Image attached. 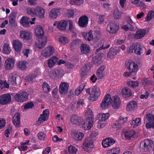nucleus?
<instances>
[{
    "label": "nucleus",
    "mask_w": 154,
    "mask_h": 154,
    "mask_svg": "<svg viewBox=\"0 0 154 154\" xmlns=\"http://www.w3.org/2000/svg\"><path fill=\"white\" fill-rule=\"evenodd\" d=\"M28 94L25 91L16 94L14 97L15 100L19 102L23 103L28 100Z\"/></svg>",
    "instance_id": "f257e3e1"
},
{
    "label": "nucleus",
    "mask_w": 154,
    "mask_h": 154,
    "mask_svg": "<svg viewBox=\"0 0 154 154\" xmlns=\"http://www.w3.org/2000/svg\"><path fill=\"white\" fill-rule=\"evenodd\" d=\"M21 82L20 77L17 74H12L10 75L8 77V82L10 85L16 86L17 84Z\"/></svg>",
    "instance_id": "f03ea898"
},
{
    "label": "nucleus",
    "mask_w": 154,
    "mask_h": 154,
    "mask_svg": "<svg viewBox=\"0 0 154 154\" xmlns=\"http://www.w3.org/2000/svg\"><path fill=\"white\" fill-rule=\"evenodd\" d=\"M90 94V100L92 101L97 100L100 95V90L96 86H94L91 89Z\"/></svg>",
    "instance_id": "7ed1b4c3"
},
{
    "label": "nucleus",
    "mask_w": 154,
    "mask_h": 154,
    "mask_svg": "<svg viewBox=\"0 0 154 154\" xmlns=\"http://www.w3.org/2000/svg\"><path fill=\"white\" fill-rule=\"evenodd\" d=\"M11 100V97L9 93L3 94L0 96V104L5 105L9 103Z\"/></svg>",
    "instance_id": "20e7f679"
},
{
    "label": "nucleus",
    "mask_w": 154,
    "mask_h": 154,
    "mask_svg": "<svg viewBox=\"0 0 154 154\" xmlns=\"http://www.w3.org/2000/svg\"><path fill=\"white\" fill-rule=\"evenodd\" d=\"M125 67L130 71V72L135 73L137 70V65L133 61H126L125 63Z\"/></svg>",
    "instance_id": "39448f33"
},
{
    "label": "nucleus",
    "mask_w": 154,
    "mask_h": 154,
    "mask_svg": "<svg viewBox=\"0 0 154 154\" xmlns=\"http://www.w3.org/2000/svg\"><path fill=\"white\" fill-rule=\"evenodd\" d=\"M119 29V25L115 21L110 22L107 26V29L110 33L112 34L116 33Z\"/></svg>",
    "instance_id": "423d86ee"
},
{
    "label": "nucleus",
    "mask_w": 154,
    "mask_h": 154,
    "mask_svg": "<svg viewBox=\"0 0 154 154\" xmlns=\"http://www.w3.org/2000/svg\"><path fill=\"white\" fill-rule=\"evenodd\" d=\"M54 51L55 50L53 46H48L42 51V54L43 57L48 58L53 54Z\"/></svg>",
    "instance_id": "0eeeda50"
},
{
    "label": "nucleus",
    "mask_w": 154,
    "mask_h": 154,
    "mask_svg": "<svg viewBox=\"0 0 154 154\" xmlns=\"http://www.w3.org/2000/svg\"><path fill=\"white\" fill-rule=\"evenodd\" d=\"M143 143V148L145 151H148L154 147V142L151 140H145Z\"/></svg>",
    "instance_id": "6e6552de"
},
{
    "label": "nucleus",
    "mask_w": 154,
    "mask_h": 154,
    "mask_svg": "<svg viewBox=\"0 0 154 154\" xmlns=\"http://www.w3.org/2000/svg\"><path fill=\"white\" fill-rule=\"evenodd\" d=\"M49 77L51 79H56L59 78L62 75V73L60 69H55L51 70L49 72Z\"/></svg>",
    "instance_id": "1a4fd4ad"
},
{
    "label": "nucleus",
    "mask_w": 154,
    "mask_h": 154,
    "mask_svg": "<svg viewBox=\"0 0 154 154\" xmlns=\"http://www.w3.org/2000/svg\"><path fill=\"white\" fill-rule=\"evenodd\" d=\"M146 118L149 121L146 125V128L148 129L151 127L154 128V115L151 113L146 114Z\"/></svg>",
    "instance_id": "9d476101"
},
{
    "label": "nucleus",
    "mask_w": 154,
    "mask_h": 154,
    "mask_svg": "<svg viewBox=\"0 0 154 154\" xmlns=\"http://www.w3.org/2000/svg\"><path fill=\"white\" fill-rule=\"evenodd\" d=\"M127 119V117L125 118L120 117L119 118L118 120H117L115 123L113 124L112 127L117 129L121 128L124 123L126 122Z\"/></svg>",
    "instance_id": "9b49d317"
},
{
    "label": "nucleus",
    "mask_w": 154,
    "mask_h": 154,
    "mask_svg": "<svg viewBox=\"0 0 154 154\" xmlns=\"http://www.w3.org/2000/svg\"><path fill=\"white\" fill-rule=\"evenodd\" d=\"M69 87L68 83L65 82H61L60 85L59 91L62 95H66L68 92Z\"/></svg>",
    "instance_id": "f8f14e48"
},
{
    "label": "nucleus",
    "mask_w": 154,
    "mask_h": 154,
    "mask_svg": "<svg viewBox=\"0 0 154 154\" xmlns=\"http://www.w3.org/2000/svg\"><path fill=\"white\" fill-rule=\"evenodd\" d=\"M93 122L94 119L91 118H87L82 125V127L85 130H89L92 126Z\"/></svg>",
    "instance_id": "ddd939ff"
},
{
    "label": "nucleus",
    "mask_w": 154,
    "mask_h": 154,
    "mask_svg": "<svg viewBox=\"0 0 154 154\" xmlns=\"http://www.w3.org/2000/svg\"><path fill=\"white\" fill-rule=\"evenodd\" d=\"M15 63V61L12 58H8L5 61V66L6 70L12 69Z\"/></svg>",
    "instance_id": "4468645a"
},
{
    "label": "nucleus",
    "mask_w": 154,
    "mask_h": 154,
    "mask_svg": "<svg viewBox=\"0 0 154 154\" xmlns=\"http://www.w3.org/2000/svg\"><path fill=\"white\" fill-rule=\"evenodd\" d=\"M31 35V33L27 30H23L20 32V37L24 40L28 41L30 39Z\"/></svg>",
    "instance_id": "2eb2a0df"
},
{
    "label": "nucleus",
    "mask_w": 154,
    "mask_h": 154,
    "mask_svg": "<svg viewBox=\"0 0 154 154\" xmlns=\"http://www.w3.org/2000/svg\"><path fill=\"white\" fill-rule=\"evenodd\" d=\"M13 46L15 51L17 52L20 51L22 48V43L18 39H15L13 41Z\"/></svg>",
    "instance_id": "dca6fc26"
},
{
    "label": "nucleus",
    "mask_w": 154,
    "mask_h": 154,
    "mask_svg": "<svg viewBox=\"0 0 154 154\" xmlns=\"http://www.w3.org/2000/svg\"><path fill=\"white\" fill-rule=\"evenodd\" d=\"M35 35L38 38H43L44 35V32L42 26L38 25L35 28Z\"/></svg>",
    "instance_id": "f3484780"
},
{
    "label": "nucleus",
    "mask_w": 154,
    "mask_h": 154,
    "mask_svg": "<svg viewBox=\"0 0 154 154\" xmlns=\"http://www.w3.org/2000/svg\"><path fill=\"white\" fill-rule=\"evenodd\" d=\"M114 140L111 138H107L104 140L102 142V145L104 148L108 147L115 143Z\"/></svg>",
    "instance_id": "a211bd4d"
},
{
    "label": "nucleus",
    "mask_w": 154,
    "mask_h": 154,
    "mask_svg": "<svg viewBox=\"0 0 154 154\" xmlns=\"http://www.w3.org/2000/svg\"><path fill=\"white\" fill-rule=\"evenodd\" d=\"M112 106L115 109L119 108L121 105V101L119 98L117 96L112 97Z\"/></svg>",
    "instance_id": "6ab92c4d"
},
{
    "label": "nucleus",
    "mask_w": 154,
    "mask_h": 154,
    "mask_svg": "<svg viewBox=\"0 0 154 154\" xmlns=\"http://www.w3.org/2000/svg\"><path fill=\"white\" fill-rule=\"evenodd\" d=\"M45 13V10L42 7H38L35 8V15L38 16L40 18L44 17Z\"/></svg>",
    "instance_id": "aec40b11"
},
{
    "label": "nucleus",
    "mask_w": 154,
    "mask_h": 154,
    "mask_svg": "<svg viewBox=\"0 0 154 154\" xmlns=\"http://www.w3.org/2000/svg\"><path fill=\"white\" fill-rule=\"evenodd\" d=\"M60 15V10L57 8L52 9L49 14L50 17L54 19H56Z\"/></svg>",
    "instance_id": "412c9836"
},
{
    "label": "nucleus",
    "mask_w": 154,
    "mask_h": 154,
    "mask_svg": "<svg viewBox=\"0 0 154 154\" xmlns=\"http://www.w3.org/2000/svg\"><path fill=\"white\" fill-rule=\"evenodd\" d=\"M20 114L19 113H17L14 115L13 118V123L14 125L16 127H19L20 122Z\"/></svg>",
    "instance_id": "4be33fe9"
},
{
    "label": "nucleus",
    "mask_w": 154,
    "mask_h": 154,
    "mask_svg": "<svg viewBox=\"0 0 154 154\" xmlns=\"http://www.w3.org/2000/svg\"><path fill=\"white\" fill-rule=\"evenodd\" d=\"M58 59L56 56H53L48 59V66L50 68H52L57 62Z\"/></svg>",
    "instance_id": "5701e85b"
},
{
    "label": "nucleus",
    "mask_w": 154,
    "mask_h": 154,
    "mask_svg": "<svg viewBox=\"0 0 154 154\" xmlns=\"http://www.w3.org/2000/svg\"><path fill=\"white\" fill-rule=\"evenodd\" d=\"M146 33V31L144 29H140L137 30L134 35V38L139 39L144 37Z\"/></svg>",
    "instance_id": "b1692460"
},
{
    "label": "nucleus",
    "mask_w": 154,
    "mask_h": 154,
    "mask_svg": "<svg viewBox=\"0 0 154 154\" xmlns=\"http://www.w3.org/2000/svg\"><path fill=\"white\" fill-rule=\"evenodd\" d=\"M81 51L82 54H86L90 51V48L87 44L82 43L80 46Z\"/></svg>",
    "instance_id": "393cba45"
},
{
    "label": "nucleus",
    "mask_w": 154,
    "mask_h": 154,
    "mask_svg": "<svg viewBox=\"0 0 154 154\" xmlns=\"http://www.w3.org/2000/svg\"><path fill=\"white\" fill-rule=\"evenodd\" d=\"M101 57L100 54H97L93 57V61L96 65L98 66L102 63Z\"/></svg>",
    "instance_id": "a878e982"
},
{
    "label": "nucleus",
    "mask_w": 154,
    "mask_h": 154,
    "mask_svg": "<svg viewBox=\"0 0 154 154\" xmlns=\"http://www.w3.org/2000/svg\"><path fill=\"white\" fill-rule=\"evenodd\" d=\"M142 46L138 43L134 44V53L140 55L142 53L141 51Z\"/></svg>",
    "instance_id": "bb28decb"
},
{
    "label": "nucleus",
    "mask_w": 154,
    "mask_h": 154,
    "mask_svg": "<svg viewBox=\"0 0 154 154\" xmlns=\"http://www.w3.org/2000/svg\"><path fill=\"white\" fill-rule=\"evenodd\" d=\"M83 144L87 148L91 149L93 147V140L91 138H88L85 139Z\"/></svg>",
    "instance_id": "cd10ccee"
},
{
    "label": "nucleus",
    "mask_w": 154,
    "mask_h": 154,
    "mask_svg": "<svg viewBox=\"0 0 154 154\" xmlns=\"http://www.w3.org/2000/svg\"><path fill=\"white\" fill-rule=\"evenodd\" d=\"M63 20L59 22L57 25L58 28L61 30H66L68 24V22L67 21L65 20Z\"/></svg>",
    "instance_id": "c85d7f7f"
},
{
    "label": "nucleus",
    "mask_w": 154,
    "mask_h": 154,
    "mask_svg": "<svg viewBox=\"0 0 154 154\" xmlns=\"http://www.w3.org/2000/svg\"><path fill=\"white\" fill-rule=\"evenodd\" d=\"M123 96L124 97H129L132 95L131 90L127 87L123 88L122 90Z\"/></svg>",
    "instance_id": "c756f323"
},
{
    "label": "nucleus",
    "mask_w": 154,
    "mask_h": 154,
    "mask_svg": "<svg viewBox=\"0 0 154 154\" xmlns=\"http://www.w3.org/2000/svg\"><path fill=\"white\" fill-rule=\"evenodd\" d=\"M47 41V38L46 37H44L43 39L40 40V42L38 44H36V45L38 48L39 49H41L43 48L46 45Z\"/></svg>",
    "instance_id": "7c9ffc66"
},
{
    "label": "nucleus",
    "mask_w": 154,
    "mask_h": 154,
    "mask_svg": "<svg viewBox=\"0 0 154 154\" xmlns=\"http://www.w3.org/2000/svg\"><path fill=\"white\" fill-rule=\"evenodd\" d=\"M105 69L104 66L103 65L101 66L97 70L96 73L97 76L99 78H102L104 75V71Z\"/></svg>",
    "instance_id": "2f4dec72"
},
{
    "label": "nucleus",
    "mask_w": 154,
    "mask_h": 154,
    "mask_svg": "<svg viewBox=\"0 0 154 154\" xmlns=\"http://www.w3.org/2000/svg\"><path fill=\"white\" fill-rule=\"evenodd\" d=\"M137 103L136 101H131L127 105V110L129 111L134 109L137 107Z\"/></svg>",
    "instance_id": "473e14b6"
},
{
    "label": "nucleus",
    "mask_w": 154,
    "mask_h": 154,
    "mask_svg": "<svg viewBox=\"0 0 154 154\" xmlns=\"http://www.w3.org/2000/svg\"><path fill=\"white\" fill-rule=\"evenodd\" d=\"M91 31V30H90L88 33L84 32L82 33V36L85 38V40L89 42L93 39V36Z\"/></svg>",
    "instance_id": "72a5a7b5"
},
{
    "label": "nucleus",
    "mask_w": 154,
    "mask_h": 154,
    "mask_svg": "<svg viewBox=\"0 0 154 154\" xmlns=\"http://www.w3.org/2000/svg\"><path fill=\"white\" fill-rule=\"evenodd\" d=\"M135 132L134 131H126L125 134V137L126 138L131 139L134 137Z\"/></svg>",
    "instance_id": "f704fd0d"
},
{
    "label": "nucleus",
    "mask_w": 154,
    "mask_h": 154,
    "mask_svg": "<svg viewBox=\"0 0 154 154\" xmlns=\"http://www.w3.org/2000/svg\"><path fill=\"white\" fill-rule=\"evenodd\" d=\"M42 88L44 92L46 94H48L51 90L49 85L46 82L43 83Z\"/></svg>",
    "instance_id": "c9c22d12"
},
{
    "label": "nucleus",
    "mask_w": 154,
    "mask_h": 154,
    "mask_svg": "<svg viewBox=\"0 0 154 154\" xmlns=\"http://www.w3.org/2000/svg\"><path fill=\"white\" fill-rule=\"evenodd\" d=\"M117 51L114 49H110L107 54V58H113L114 56L116 55Z\"/></svg>",
    "instance_id": "e433bc0d"
},
{
    "label": "nucleus",
    "mask_w": 154,
    "mask_h": 154,
    "mask_svg": "<svg viewBox=\"0 0 154 154\" xmlns=\"http://www.w3.org/2000/svg\"><path fill=\"white\" fill-rule=\"evenodd\" d=\"M3 53L4 54H8L10 53L11 49L9 44H5L3 46Z\"/></svg>",
    "instance_id": "4c0bfd02"
},
{
    "label": "nucleus",
    "mask_w": 154,
    "mask_h": 154,
    "mask_svg": "<svg viewBox=\"0 0 154 154\" xmlns=\"http://www.w3.org/2000/svg\"><path fill=\"white\" fill-rule=\"evenodd\" d=\"M38 74L36 73L35 72L33 73L29 74L26 77V79L29 82H32V80L36 77Z\"/></svg>",
    "instance_id": "58836bf2"
},
{
    "label": "nucleus",
    "mask_w": 154,
    "mask_h": 154,
    "mask_svg": "<svg viewBox=\"0 0 154 154\" xmlns=\"http://www.w3.org/2000/svg\"><path fill=\"white\" fill-rule=\"evenodd\" d=\"M26 62L24 61H19L17 65V67L20 70H25L26 68Z\"/></svg>",
    "instance_id": "ea45409f"
},
{
    "label": "nucleus",
    "mask_w": 154,
    "mask_h": 154,
    "mask_svg": "<svg viewBox=\"0 0 154 154\" xmlns=\"http://www.w3.org/2000/svg\"><path fill=\"white\" fill-rule=\"evenodd\" d=\"M109 116V114L107 113L106 114L100 113L99 114V121L105 122L108 118Z\"/></svg>",
    "instance_id": "a19ab883"
},
{
    "label": "nucleus",
    "mask_w": 154,
    "mask_h": 154,
    "mask_svg": "<svg viewBox=\"0 0 154 154\" xmlns=\"http://www.w3.org/2000/svg\"><path fill=\"white\" fill-rule=\"evenodd\" d=\"M12 130V128L11 124H9L7 128L5 131V135L7 137H9V136Z\"/></svg>",
    "instance_id": "79ce46f5"
},
{
    "label": "nucleus",
    "mask_w": 154,
    "mask_h": 154,
    "mask_svg": "<svg viewBox=\"0 0 154 154\" xmlns=\"http://www.w3.org/2000/svg\"><path fill=\"white\" fill-rule=\"evenodd\" d=\"M127 84L129 87L135 88L138 86L139 82L137 81H130L127 82Z\"/></svg>",
    "instance_id": "37998d69"
},
{
    "label": "nucleus",
    "mask_w": 154,
    "mask_h": 154,
    "mask_svg": "<svg viewBox=\"0 0 154 154\" xmlns=\"http://www.w3.org/2000/svg\"><path fill=\"white\" fill-rule=\"evenodd\" d=\"M112 98L109 94H107L104 97V101L106 102L109 105L112 104Z\"/></svg>",
    "instance_id": "c03bdc74"
},
{
    "label": "nucleus",
    "mask_w": 154,
    "mask_h": 154,
    "mask_svg": "<svg viewBox=\"0 0 154 154\" xmlns=\"http://www.w3.org/2000/svg\"><path fill=\"white\" fill-rule=\"evenodd\" d=\"M141 119L140 118H136L135 120H133L131 123V125H133L134 127H136L139 125L140 123Z\"/></svg>",
    "instance_id": "a18cd8bd"
},
{
    "label": "nucleus",
    "mask_w": 154,
    "mask_h": 154,
    "mask_svg": "<svg viewBox=\"0 0 154 154\" xmlns=\"http://www.w3.org/2000/svg\"><path fill=\"white\" fill-rule=\"evenodd\" d=\"M20 22L24 27H28L30 26V21L29 20H20Z\"/></svg>",
    "instance_id": "49530a36"
},
{
    "label": "nucleus",
    "mask_w": 154,
    "mask_h": 154,
    "mask_svg": "<svg viewBox=\"0 0 154 154\" xmlns=\"http://www.w3.org/2000/svg\"><path fill=\"white\" fill-rule=\"evenodd\" d=\"M69 154H75L77 149L73 146L70 145L68 147Z\"/></svg>",
    "instance_id": "de8ad7c7"
},
{
    "label": "nucleus",
    "mask_w": 154,
    "mask_h": 154,
    "mask_svg": "<svg viewBox=\"0 0 154 154\" xmlns=\"http://www.w3.org/2000/svg\"><path fill=\"white\" fill-rule=\"evenodd\" d=\"M88 22V20H79L78 23L80 26L82 27H85Z\"/></svg>",
    "instance_id": "09e8293b"
},
{
    "label": "nucleus",
    "mask_w": 154,
    "mask_h": 154,
    "mask_svg": "<svg viewBox=\"0 0 154 154\" xmlns=\"http://www.w3.org/2000/svg\"><path fill=\"white\" fill-rule=\"evenodd\" d=\"M26 11L28 14L33 16L35 15V8H26Z\"/></svg>",
    "instance_id": "8fccbe9b"
},
{
    "label": "nucleus",
    "mask_w": 154,
    "mask_h": 154,
    "mask_svg": "<svg viewBox=\"0 0 154 154\" xmlns=\"http://www.w3.org/2000/svg\"><path fill=\"white\" fill-rule=\"evenodd\" d=\"M34 106V103L32 102H30L26 103L24 106L23 108L24 109H31Z\"/></svg>",
    "instance_id": "3c124183"
},
{
    "label": "nucleus",
    "mask_w": 154,
    "mask_h": 154,
    "mask_svg": "<svg viewBox=\"0 0 154 154\" xmlns=\"http://www.w3.org/2000/svg\"><path fill=\"white\" fill-rule=\"evenodd\" d=\"M70 121L72 123L76 125L77 124V115H73L70 118Z\"/></svg>",
    "instance_id": "603ef678"
},
{
    "label": "nucleus",
    "mask_w": 154,
    "mask_h": 154,
    "mask_svg": "<svg viewBox=\"0 0 154 154\" xmlns=\"http://www.w3.org/2000/svg\"><path fill=\"white\" fill-rule=\"evenodd\" d=\"M59 41L60 42L63 44H66L68 42L67 38L65 36H60L59 39Z\"/></svg>",
    "instance_id": "864d4df0"
},
{
    "label": "nucleus",
    "mask_w": 154,
    "mask_h": 154,
    "mask_svg": "<svg viewBox=\"0 0 154 154\" xmlns=\"http://www.w3.org/2000/svg\"><path fill=\"white\" fill-rule=\"evenodd\" d=\"M74 14L73 10L69 9H68L66 13V16L69 18L72 17Z\"/></svg>",
    "instance_id": "5fc2aeb1"
},
{
    "label": "nucleus",
    "mask_w": 154,
    "mask_h": 154,
    "mask_svg": "<svg viewBox=\"0 0 154 154\" xmlns=\"http://www.w3.org/2000/svg\"><path fill=\"white\" fill-rule=\"evenodd\" d=\"M120 12L118 10L116 9L114 12V16L115 19H118L120 16Z\"/></svg>",
    "instance_id": "6e6d98bb"
},
{
    "label": "nucleus",
    "mask_w": 154,
    "mask_h": 154,
    "mask_svg": "<svg viewBox=\"0 0 154 154\" xmlns=\"http://www.w3.org/2000/svg\"><path fill=\"white\" fill-rule=\"evenodd\" d=\"M38 137L40 140H44L45 138L46 134L43 132H41L38 134Z\"/></svg>",
    "instance_id": "4d7b16f0"
},
{
    "label": "nucleus",
    "mask_w": 154,
    "mask_h": 154,
    "mask_svg": "<svg viewBox=\"0 0 154 154\" xmlns=\"http://www.w3.org/2000/svg\"><path fill=\"white\" fill-rule=\"evenodd\" d=\"M71 135L72 138L75 140H77V131L75 130H72L71 133Z\"/></svg>",
    "instance_id": "13d9d810"
},
{
    "label": "nucleus",
    "mask_w": 154,
    "mask_h": 154,
    "mask_svg": "<svg viewBox=\"0 0 154 154\" xmlns=\"http://www.w3.org/2000/svg\"><path fill=\"white\" fill-rule=\"evenodd\" d=\"M154 12L152 10L149 11L146 17V19H151L152 17H154Z\"/></svg>",
    "instance_id": "bf43d9fd"
},
{
    "label": "nucleus",
    "mask_w": 154,
    "mask_h": 154,
    "mask_svg": "<svg viewBox=\"0 0 154 154\" xmlns=\"http://www.w3.org/2000/svg\"><path fill=\"white\" fill-rule=\"evenodd\" d=\"M71 49L73 51L77 47V40H75L73 41L71 43L70 45Z\"/></svg>",
    "instance_id": "052dcab7"
},
{
    "label": "nucleus",
    "mask_w": 154,
    "mask_h": 154,
    "mask_svg": "<svg viewBox=\"0 0 154 154\" xmlns=\"http://www.w3.org/2000/svg\"><path fill=\"white\" fill-rule=\"evenodd\" d=\"M145 83V84L147 85H150L152 84V81L149 79L145 78L142 80V83L143 85Z\"/></svg>",
    "instance_id": "680f3d73"
},
{
    "label": "nucleus",
    "mask_w": 154,
    "mask_h": 154,
    "mask_svg": "<svg viewBox=\"0 0 154 154\" xmlns=\"http://www.w3.org/2000/svg\"><path fill=\"white\" fill-rule=\"evenodd\" d=\"M83 117L81 116L78 117V125L82 126L84 122Z\"/></svg>",
    "instance_id": "e2e57ef3"
},
{
    "label": "nucleus",
    "mask_w": 154,
    "mask_h": 154,
    "mask_svg": "<svg viewBox=\"0 0 154 154\" xmlns=\"http://www.w3.org/2000/svg\"><path fill=\"white\" fill-rule=\"evenodd\" d=\"M86 115H88V118H91L92 119L93 118V115L92 112L91 110L88 109L86 112Z\"/></svg>",
    "instance_id": "0e129e2a"
},
{
    "label": "nucleus",
    "mask_w": 154,
    "mask_h": 154,
    "mask_svg": "<svg viewBox=\"0 0 154 154\" xmlns=\"http://www.w3.org/2000/svg\"><path fill=\"white\" fill-rule=\"evenodd\" d=\"M120 149L119 147H116L111 150L112 154H119V153Z\"/></svg>",
    "instance_id": "69168bd1"
},
{
    "label": "nucleus",
    "mask_w": 154,
    "mask_h": 154,
    "mask_svg": "<svg viewBox=\"0 0 154 154\" xmlns=\"http://www.w3.org/2000/svg\"><path fill=\"white\" fill-rule=\"evenodd\" d=\"M91 64L90 63H88L85 64L84 67V69L88 72L91 70Z\"/></svg>",
    "instance_id": "338daca9"
},
{
    "label": "nucleus",
    "mask_w": 154,
    "mask_h": 154,
    "mask_svg": "<svg viewBox=\"0 0 154 154\" xmlns=\"http://www.w3.org/2000/svg\"><path fill=\"white\" fill-rule=\"evenodd\" d=\"M109 105L108 103L103 100L101 104V106L103 109H105L108 108Z\"/></svg>",
    "instance_id": "774afa93"
}]
</instances>
